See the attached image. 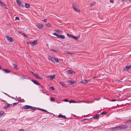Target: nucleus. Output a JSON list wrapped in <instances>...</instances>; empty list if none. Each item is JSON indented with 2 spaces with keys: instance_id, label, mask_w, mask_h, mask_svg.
Instances as JSON below:
<instances>
[{
  "instance_id": "nucleus-2",
  "label": "nucleus",
  "mask_w": 131,
  "mask_h": 131,
  "mask_svg": "<svg viewBox=\"0 0 131 131\" xmlns=\"http://www.w3.org/2000/svg\"><path fill=\"white\" fill-rule=\"evenodd\" d=\"M121 130L125 129L128 128V126L126 125H122L119 126Z\"/></svg>"
},
{
  "instance_id": "nucleus-43",
  "label": "nucleus",
  "mask_w": 131,
  "mask_h": 131,
  "mask_svg": "<svg viewBox=\"0 0 131 131\" xmlns=\"http://www.w3.org/2000/svg\"><path fill=\"white\" fill-rule=\"evenodd\" d=\"M55 58L54 57H53V58H52V61H51L54 62V60H55V59H54V58Z\"/></svg>"
},
{
  "instance_id": "nucleus-47",
  "label": "nucleus",
  "mask_w": 131,
  "mask_h": 131,
  "mask_svg": "<svg viewBox=\"0 0 131 131\" xmlns=\"http://www.w3.org/2000/svg\"><path fill=\"white\" fill-rule=\"evenodd\" d=\"M50 50L51 51H54V52H57V51L56 50H53V49H50Z\"/></svg>"
},
{
  "instance_id": "nucleus-45",
  "label": "nucleus",
  "mask_w": 131,
  "mask_h": 131,
  "mask_svg": "<svg viewBox=\"0 0 131 131\" xmlns=\"http://www.w3.org/2000/svg\"><path fill=\"white\" fill-rule=\"evenodd\" d=\"M47 19H45L42 20V21L45 22H47Z\"/></svg>"
},
{
  "instance_id": "nucleus-20",
  "label": "nucleus",
  "mask_w": 131,
  "mask_h": 131,
  "mask_svg": "<svg viewBox=\"0 0 131 131\" xmlns=\"http://www.w3.org/2000/svg\"><path fill=\"white\" fill-rule=\"evenodd\" d=\"M6 105V106L5 107V108H4L6 109L9 107L10 106V105L8 103H7L5 104Z\"/></svg>"
},
{
  "instance_id": "nucleus-29",
  "label": "nucleus",
  "mask_w": 131,
  "mask_h": 131,
  "mask_svg": "<svg viewBox=\"0 0 131 131\" xmlns=\"http://www.w3.org/2000/svg\"><path fill=\"white\" fill-rule=\"evenodd\" d=\"M80 38V36H78L77 37H75L74 39L76 40H77L78 39Z\"/></svg>"
},
{
  "instance_id": "nucleus-60",
  "label": "nucleus",
  "mask_w": 131,
  "mask_h": 131,
  "mask_svg": "<svg viewBox=\"0 0 131 131\" xmlns=\"http://www.w3.org/2000/svg\"><path fill=\"white\" fill-rule=\"evenodd\" d=\"M18 32L19 33V34H22L21 33V32Z\"/></svg>"
},
{
  "instance_id": "nucleus-32",
  "label": "nucleus",
  "mask_w": 131,
  "mask_h": 131,
  "mask_svg": "<svg viewBox=\"0 0 131 131\" xmlns=\"http://www.w3.org/2000/svg\"><path fill=\"white\" fill-rule=\"evenodd\" d=\"M49 89L51 90H54V89L52 86L50 87L49 88Z\"/></svg>"
},
{
  "instance_id": "nucleus-14",
  "label": "nucleus",
  "mask_w": 131,
  "mask_h": 131,
  "mask_svg": "<svg viewBox=\"0 0 131 131\" xmlns=\"http://www.w3.org/2000/svg\"><path fill=\"white\" fill-rule=\"evenodd\" d=\"M36 26L39 28H41L43 27V24H37Z\"/></svg>"
},
{
  "instance_id": "nucleus-37",
  "label": "nucleus",
  "mask_w": 131,
  "mask_h": 131,
  "mask_svg": "<svg viewBox=\"0 0 131 131\" xmlns=\"http://www.w3.org/2000/svg\"><path fill=\"white\" fill-rule=\"evenodd\" d=\"M22 34L23 35L24 37H25L26 38H28V36L27 35L24 34V33H22Z\"/></svg>"
},
{
  "instance_id": "nucleus-61",
  "label": "nucleus",
  "mask_w": 131,
  "mask_h": 131,
  "mask_svg": "<svg viewBox=\"0 0 131 131\" xmlns=\"http://www.w3.org/2000/svg\"><path fill=\"white\" fill-rule=\"evenodd\" d=\"M2 2L0 0V4Z\"/></svg>"
},
{
  "instance_id": "nucleus-38",
  "label": "nucleus",
  "mask_w": 131,
  "mask_h": 131,
  "mask_svg": "<svg viewBox=\"0 0 131 131\" xmlns=\"http://www.w3.org/2000/svg\"><path fill=\"white\" fill-rule=\"evenodd\" d=\"M67 53L69 54H72V53H69V52H67V51L64 52V54H67Z\"/></svg>"
},
{
  "instance_id": "nucleus-7",
  "label": "nucleus",
  "mask_w": 131,
  "mask_h": 131,
  "mask_svg": "<svg viewBox=\"0 0 131 131\" xmlns=\"http://www.w3.org/2000/svg\"><path fill=\"white\" fill-rule=\"evenodd\" d=\"M18 5L22 7H23L24 6V4L23 3H21L20 1H18V3H17Z\"/></svg>"
},
{
  "instance_id": "nucleus-42",
  "label": "nucleus",
  "mask_w": 131,
  "mask_h": 131,
  "mask_svg": "<svg viewBox=\"0 0 131 131\" xmlns=\"http://www.w3.org/2000/svg\"><path fill=\"white\" fill-rule=\"evenodd\" d=\"M63 101L65 102H67L69 101V100L68 99H64V100Z\"/></svg>"
},
{
  "instance_id": "nucleus-31",
  "label": "nucleus",
  "mask_w": 131,
  "mask_h": 131,
  "mask_svg": "<svg viewBox=\"0 0 131 131\" xmlns=\"http://www.w3.org/2000/svg\"><path fill=\"white\" fill-rule=\"evenodd\" d=\"M46 25L48 27H51V25L49 24V23H48L47 24H46Z\"/></svg>"
},
{
  "instance_id": "nucleus-33",
  "label": "nucleus",
  "mask_w": 131,
  "mask_h": 131,
  "mask_svg": "<svg viewBox=\"0 0 131 131\" xmlns=\"http://www.w3.org/2000/svg\"><path fill=\"white\" fill-rule=\"evenodd\" d=\"M50 100L51 101H54L55 99L54 98L51 97L50 98Z\"/></svg>"
},
{
  "instance_id": "nucleus-11",
  "label": "nucleus",
  "mask_w": 131,
  "mask_h": 131,
  "mask_svg": "<svg viewBox=\"0 0 131 131\" xmlns=\"http://www.w3.org/2000/svg\"><path fill=\"white\" fill-rule=\"evenodd\" d=\"M31 81L33 82L35 84L39 86L40 85V84L37 81L33 80L32 79L31 80Z\"/></svg>"
},
{
  "instance_id": "nucleus-57",
  "label": "nucleus",
  "mask_w": 131,
  "mask_h": 131,
  "mask_svg": "<svg viewBox=\"0 0 131 131\" xmlns=\"http://www.w3.org/2000/svg\"><path fill=\"white\" fill-rule=\"evenodd\" d=\"M31 73H32L34 75V73L33 72H31Z\"/></svg>"
},
{
  "instance_id": "nucleus-34",
  "label": "nucleus",
  "mask_w": 131,
  "mask_h": 131,
  "mask_svg": "<svg viewBox=\"0 0 131 131\" xmlns=\"http://www.w3.org/2000/svg\"><path fill=\"white\" fill-rule=\"evenodd\" d=\"M67 35L70 38H71V36H72V35L70 34H67Z\"/></svg>"
},
{
  "instance_id": "nucleus-41",
  "label": "nucleus",
  "mask_w": 131,
  "mask_h": 131,
  "mask_svg": "<svg viewBox=\"0 0 131 131\" xmlns=\"http://www.w3.org/2000/svg\"><path fill=\"white\" fill-rule=\"evenodd\" d=\"M75 6V7L77 6V5L75 3H73V6Z\"/></svg>"
},
{
  "instance_id": "nucleus-44",
  "label": "nucleus",
  "mask_w": 131,
  "mask_h": 131,
  "mask_svg": "<svg viewBox=\"0 0 131 131\" xmlns=\"http://www.w3.org/2000/svg\"><path fill=\"white\" fill-rule=\"evenodd\" d=\"M117 100H116V99H112L111 100V101H112V102H114V101H117Z\"/></svg>"
},
{
  "instance_id": "nucleus-35",
  "label": "nucleus",
  "mask_w": 131,
  "mask_h": 131,
  "mask_svg": "<svg viewBox=\"0 0 131 131\" xmlns=\"http://www.w3.org/2000/svg\"><path fill=\"white\" fill-rule=\"evenodd\" d=\"M54 31H55L57 32L58 33H59V32H61V33H62V31H61L60 30H54Z\"/></svg>"
},
{
  "instance_id": "nucleus-25",
  "label": "nucleus",
  "mask_w": 131,
  "mask_h": 131,
  "mask_svg": "<svg viewBox=\"0 0 131 131\" xmlns=\"http://www.w3.org/2000/svg\"><path fill=\"white\" fill-rule=\"evenodd\" d=\"M4 112L3 111H0V116H1L3 114H4Z\"/></svg>"
},
{
  "instance_id": "nucleus-12",
  "label": "nucleus",
  "mask_w": 131,
  "mask_h": 131,
  "mask_svg": "<svg viewBox=\"0 0 131 131\" xmlns=\"http://www.w3.org/2000/svg\"><path fill=\"white\" fill-rule=\"evenodd\" d=\"M67 82L68 83H69L70 84H73L76 83V82L75 81H72L71 80H69Z\"/></svg>"
},
{
  "instance_id": "nucleus-55",
  "label": "nucleus",
  "mask_w": 131,
  "mask_h": 131,
  "mask_svg": "<svg viewBox=\"0 0 131 131\" xmlns=\"http://www.w3.org/2000/svg\"><path fill=\"white\" fill-rule=\"evenodd\" d=\"M116 81H120V82H122L121 81H120V80H116Z\"/></svg>"
},
{
  "instance_id": "nucleus-53",
  "label": "nucleus",
  "mask_w": 131,
  "mask_h": 131,
  "mask_svg": "<svg viewBox=\"0 0 131 131\" xmlns=\"http://www.w3.org/2000/svg\"><path fill=\"white\" fill-rule=\"evenodd\" d=\"M38 79H43V78H41V77H39Z\"/></svg>"
},
{
  "instance_id": "nucleus-19",
  "label": "nucleus",
  "mask_w": 131,
  "mask_h": 131,
  "mask_svg": "<svg viewBox=\"0 0 131 131\" xmlns=\"http://www.w3.org/2000/svg\"><path fill=\"white\" fill-rule=\"evenodd\" d=\"M100 115L99 114H97L95 115V116L93 117V118L96 119H97L99 118V117Z\"/></svg>"
},
{
  "instance_id": "nucleus-36",
  "label": "nucleus",
  "mask_w": 131,
  "mask_h": 131,
  "mask_svg": "<svg viewBox=\"0 0 131 131\" xmlns=\"http://www.w3.org/2000/svg\"><path fill=\"white\" fill-rule=\"evenodd\" d=\"M69 102L70 103H77V102L76 101H72V100L70 101H69Z\"/></svg>"
},
{
  "instance_id": "nucleus-46",
  "label": "nucleus",
  "mask_w": 131,
  "mask_h": 131,
  "mask_svg": "<svg viewBox=\"0 0 131 131\" xmlns=\"http://www.w3.org/2000/svg\"><path fill=\"white\" fill-rule=\"evenodd\" d=\"M19 131H25L24 129H20L19 130Z\"/></svg>"
},
{
  "instance_id": "nucleus-24",
  "label": "nucleus",
  "mask_w": 131,
  "mask_h": 131,
  "mask_svg": "<svg viewBox=\"0 0 131 131\" xmlns=\"http://www.w3.org/2000/svg\"><path fill=\"white\" fill-rule=\"evenodd\" d=\"M49 77H50L51 79L52 80L55 78V75H54L52 76H49L48 77L49 78Z\"/></svg>"
},
{
  "instance_id": "nucleus-9",
  "label": "nucleus",
  "mask_w": 131,
  "mask_h": 131,
  "mask_svg": "<svg viewBox=\"0 0 131 131\" xmlns=\"http://www.w3.org/2000/svg\"><path fill=\"white\" fill-rule=\"evenodd\" d=\"M119 126H116V127L112 128L111 129H114L115 130H121Z\"/></svg>"
},
{
  "instance_id": "nucleus-51",
  "label": "nucleus",
  "mask_w": 131,
  "mask_h": 131,
  "mask_svg": "<svg viewBox=\"0 0 131 131\" xmlns=\"http://www.w3.org/2000/svg\"><path fill=\"white\" fill-rule=\"evenodd\" d=\"M16 20H19V18L18 17H16Z\"/></svg>"
},
{
  "instance_id": "nucleus-16",
  "label": "nucleus",
  "mask_w": 131,
  "mask_h": 131,
  "mask_svg": "<svg viewBox=\"0 0 131 131\" xmlns=\"http://www.w3.org/2000/svg\"><path fill=\"white\" fill-rule=\"evenodd\" d=\"M89 80H83V81H82V83L84 84H86L88 83Z\"/></svg>"
},
{
  "instance_id": "nucleus-4",
  "label": "nucleus",
  "mask_w": 131,
  "mask_h": 131,
  "mask_svg": "<svg viewBox=\"0 0 131 131\" xmlns=\"http://www.w3.org/2000/svg\"><path fill=\"white\" fill-rule=\"evenodd\" d=\"M33 107L31 106L26 105L24 106V107L23 108L25 109H32Z\"/></svg>"
},
{
  "instance_id": "nucleus-13",
  "label": "nucleus",
  "mask_w": 131,
  "mask_h": 131,
  "mask_svg": "<svg viewBox=\"0 0 131 131\" xmlns=\"http://www.w3.org/2000/svg\"><path fill=\"white\" fill-rule=\"evenodd\" d=\"M67 72L68 74H73V73H75V72H74L73 71H71L70 70H68L67 71Z\"/></svg>"
},
{
  "instance_id": "nucleus-64",
  "label": "nucleus",
  "mask_w": 131,
  "mask_h": 131,
  "mask_svg": "<svg viewBox=\"0 0 131 131\" xmlns=\"http://www.w3.org/2000/svg\"><path fill=\"white\" fill-rule=\"evenodd\" d=\"M1 131H4V130H1Z\"/></svg>"
},
{
  "instance_id": "nucleus-56",
  "label": "nucleus",
  "mask_w": 131,
  "mask_h": 131,
  "mask_svg": "<svg viewBox=\"0 0 131 131\" xmlns=\"http://www.w3.org/2000/svg\"><path fill=\"white\" fill-rule=\"evenodd\" d=\"M17 3H18V1H20L19 0H16Z\"/></svg>"
},
{
  "instance_id": "nucleus-15",
  "label": "nucleus",
  "mask_w": 131,
  "mask_h": 131,
  "mask_svg": "<svg viewBox=\"0 0 131 131\" xmlns=\"http://www.w3.org/2000/svg\"><path fill=\"white\" fill-rule=\"evenodd\" d=\"M59 84L63 87H67L68 86H65V84L62 82H59Z\"/></svg>"
},
{
  "instance_id": "nucleus-6",
  "label": "nucleus",
  "mask_w": 131,
  "mask_h": 131,
  "mask_svg": "<svg viewBox=\"0 0 131 131\" xmlns=\"http://www.w3.org/2000/svg\"><path fill=\"white\" fill-rule=\"evenodd\" d=\"M72 8H73V9H74L75 11H77L79 13L80 12V11L78 9V8L77 7V6L75 7L74 6H72Z\"/></svg>"
},
{
  "instance_id": "nucleus-28",
  "label": "nucleus",
  "mask_w": 131,
  "mask_h": 131,
  "mask_svg": "<svg viewBox=\"0 0 131 131\" xmlns=\"http://www.w3.org/2000/svg\"><path fill=\"white\" fill-rule=\"evenodd\" d=\"M36 107H33L30 110L32 112H33L34 111H35L36 110Z\"/></svg>"
},
{
  "instance_id": "nucleus-49",
  "label": "nucleus",
  "mask_w": 131,
  "mask_h": 131,
  "mask_svg": "<svg viewBox=\"0 0 131 131\" xmlns=\"http://www.w3.org/2000/svg\"><path fill=\"white\" fill-rule=\"evenodd\" d=\"M18 103H15L13 104V105L14 106L15 105H16Z\"/></svg>"
},
{
  "instance_id": "nucleus-17",
  "label": "nucleus",
  "mask_w": 131,
  "mask_h": 131,
  "mask_svg": "<svg viewBox=\"0 0 131 131\" xmlns=\"http://www.w3.org/2000/svg\"><path fill=\"white\" fill-rule=\"evenodd\" d=\"M58 117H59L63 118L64 119H67V118L65 116L62 115L61 114H59V115Z\"/></svg>"
},
{
  "instance_id": "nucleus-10",
  "label": "nucleus",
  "mask_w": 131,
  "mask_h": 131,
  "mask_svg": "<svg viewBox=\"0 0 131 131\" xmlns=\"http://www.w3.org/2000/svg\"><path fill=\"white\" fill-rule=\"evenodd\" d=\"M28 43H29V42H28ZM30 43L31 44V45L32 46H34V45H36L37 44V42L36 40H35V41H34L33 42H31V43Z\"/></svg>"
},
{
  "instance_id": "nucleus-59",
  "label": "nucleus",
  "mask_w": 131,
  "mask_h": 131,
  "mask_svg": "<svg viewBox=\"0 0 131 131\" xmlns=\"http://www.w3.org/2000/svg\"><path fill=\"white\" fill-rule=\"evenodd\" d=\"M118 96H120V95H120V94H118Z\"/></svg>"
},
{
  "instance_id": "nucleus-54",
  "label": "nucleus",
  "mask_w": 131,
  "mask_h": 131,
  "mask_svg": "<svg viewBox=\"0 0 131 131\" xmlns=\"http://www.w3.org/2000/svg\"><path fill=\"white\" fill-rule=\"evenodd\" d=\"M45 111H44V112H46L48 113H49L46 110H45Z\"/></svg>"
},
{
  "instance_id": "nucleus-40",
  "label": "nucleus",
  "mask_w": 131,
  "mask_h": 131,
  "mask_svg": "<svg viewBox=\"0 0 131 131\" xmlns=\"http://www.w3.org/2000/svg\"><path fill=\"white\" fill-rule=\"evenodd\" d=\"M38 109L40 110H41L43 112H44L45 111V110L44 109H41V108H38Z\"/></svg>"
},
{
  "instance_id": "nucleus-63",
  "label": "nucleus",
  "mask_w": 131,
  "mask_h": 131,
  "mask_svg": "<svg viewBox=\"0 0 131 131\" xmlns=\"http://www.w3.org/2000/svg\"><path fill=\"white\" fill-rule=\"evenodd\" d=\"M129 1L130 2H131V0H129Z\"/></svg>"
},
{
  "instance_id": "nucleus-50",
  "label": "nucleus",
  "mask_w": 131,
  "mask_h": 131,
  "mask_svg": "<svg viewBox=\"0 0 131 131\" xmlns=\"http://www.w3.org/2000/svg\"><path fill=\"white\" fill-rule=\"evenodd\" d=\"M110 2L112 3H113L114 2L113 0H110Z\"/></svg>"
},
{
  "instance_id": "nucleus-5",
  "label": "nucleus",
  "mask_w": 131,
  "mask_h": 131,
  "mask_svg": "<svg viewBox=\"0 0 131 131\" xmlns=\"http://www.w3.org/2000/svg\"><path fill=\"white\" fill-rule=\"evenodd\" d=\"M131 68V65L129 66H126L123 69V70L127 71L129 69Z\"/></svg>"
},
{
  "instance_id": "nucleus-26",
  "label": "nucleus",
  "mask_w": 131,
  "mask_h": 131,
  "mask_svg": "<svg viewBox=\"0 0 131 131\" xmlns=\"http://www.w3.org/2000/svg\"><path fill=\"white\" fill-rule=\"evenodd\" d=\"M107 113V112H102L100 114L101 115H104V114H106Z\"/></svg>"
},
{
  "instance_id": "nucleus-3",
  "label": "nucleus",
  "mask_w": 131,
  "mask_h": 131,
  "mask_svg": "<svg viewBox=\"0 0 131 131\" xmlns=\"http://www.w3.org/2000/svg\"><path fill=\"white\" fill-rule=\"evenodd\" d=\"M5 37L7 38V39L10 42H12L13 41V39L11 37H9L8 35L5 36Z\"/></svg>"
},
{
  "instance_id": "nucleus-62",
  "label": "nucleus",
  "mask_w": 131,
  "mask_h": 131,
  "mask_svg": "<svg viewBox=\"0 0 131 131\" xmlns=\"http://www.w3.org/2000/svg\"><path fill=\"white\" fill-rule=\"evenodd\" d=\"M41 87L42 88H43V86H41Z\"/></svg>"
},
{
  "instance_id": "nucleus-58",
  "label": "nucleus",
  "mask_w": 131,
  "mask_h": 131,
  "mask_svg": "<svg viewBox=\"0 0 131 131\" xmlns=\"http://www.w3.org/2000/svg\"><path fill=\"white\" fill-rule=\"evenodd\" d=\"M92 78H96V77H93Z\"/></svg>"
},
{
  "instance_id": "nucleus-48",
  "label": "nucleus",
  "mask_w": 131,
  "mask_h": 131,
  "mask_svg": "<svg viewBox=\"0 0 131 131\" xmlns=\"http://www.w3.org/2000/svg\"><path fill=\"white\" fill-rule=\"evenodd\" d=\"M129 122H131V120H129V121H127L126 122H125V123H129Z\"/></svg>"
},
{
  "instance_id": "nucleus-18",
  "label": "nucleus",
  "mask_w": 131,
  "mask_h": 131,
  "mask_svg": "<svg viewBox=\"0 0 131 131\" xmlns=\"http://www.w3.org/2000/svg\"><path fill=\"white\" fill-rule=\"evenodd\" d=\"M2 70L5 71L6 73H9L11 72V71L7 69H3Z\"/></svg>"
},
{
  "instance_id": "nucleus-52",
  "label": "nucleus",
  "mask_w": 131,
  "mask_h": 131,
  "mask_svg": "<svg viewBox=\"0 0 131 131\" xmlns=\"http://www.w3.org/2000/svg\"><path fill=\"white\" fill-rule=\"evenodd\" d=\"M75 36H73V35H72V36H71V38H74V37H75Z\"/></svg>"
},
{
  "instance_id": "nucleus-39",
  "label": "nucleus",
  "mask_w": 131,
  "mask_h": 131,
  "mask_svg": "<svg viewBox=\"0 0 131 131\" xmlns=\"http://www.w3.org/2000/svg\"><path fill=\"white\" fill-rule=\"evenodd\" d=\"M54 59H55L54 60H55V61L56 62H59V60L58 59L56 58H54Z\"/></svg>"
},
{
  "instance_id": "nucleus-8",
  "label": "nucleus",
  "mask_w": 131,
  "mask_h": 131,
  "mask_svg": "<svg viewBox=\"0 0 131 131\" xmlns=\"http://www.w3.org/2000/svg\"><path fill=\"white\" fill-rule=\"evenodd\" d=\"M0 5L2 6V7L5 8L6 9H7V8L6 7V5L3 3L2 2Z\"/></svg>"
},
{
  "instance_id": "nucleus-22",
  "label": "nucleus",
  "mask_w": 131,
  "mask_h": 131,
  "mask_svg": "<svg viewBox=\"0 0 131 131\" xmlns=\"http://www.w3.org/2000/svg\"><path fill=\"white\" fill-rule=\"evenodd\" d=\"M30 6V5L26 3L25 4V6L26 8H29Z\"/></svg>"
},
{
  "instance_id": "nucleus-23",
  "label": "nucleus",
  "mask_w": 131,
  "mask_h": 131,
  "mask_svg": "<svg viewBox=\"0 0 131 131\" xmlns=\"http://www.w3.org/2000/svg\"><path fill=\"white\" fill-rule=\"evenodd\" d=\"M12 64L14 65V68L16 69H18V68L17 67V65L16 64Z\"/></svg>"
},
{
  "instance_id": "nucleus-30",
  "label": "nucleus",
  "mask_w": 131,
  "mask_h": 131,
  "mask_svg": "<svg viewBox=\"0 0 131 131\" xmlns=\"http://www.w3.org/2000/svg\"><path fill=\"white\" fill-rule=\"evenodd\" d=\"M53 57H51V56H49L48 57V59L51 61H52V58Z\"/></svg>"
},
{
  "instance_id": "nucleus-1",
  "label": "nucleus",
  "mask_w": 131,
  "mask_h": 131,
  "mask_svg": "<svg viewBox=\"0 0 131 131\" xmlns=\"http://www.w3.org/2000/svg\"><path fill=\"white\" fill-rule=\"evenodd\" d=\"M53 34L57 37L59 38H60L62 39H64L65 38V36L63 35H59L56 33H54Z\"/></svg>"
},
{
  "instance_id": "nucleus-27",
  "label": "nucleus",
  "mask_w": 131,
  "mask_h": 131,
  "mask_svg": "<svg viewBox=\"0 0 131 131\" xmlns=\"http://www.w3.org/2000/svg\"><path fill=\"white\" fill-rule=\"evenodd\" d=\"M34 75L36 77V79H38L39 77L38 75L37 74H34Z\"/></svg>"
},
{
  "instance_id": "nucleus-21",
  "label": "nucleus",
  "mask_w": 131,
  "mask_h": 131,
  "mask_svg": "<svg viewBox=\"0 0 131 131\" xmlns=\"http://www.w3.org/2000/svg\"><path fill=\"white\" fill-rule=\"evenodd\" d=\"M96 4V3L93 2H92V3H90V4L89 6L90 7H91L92 6H93V5H95Z\"/></svg>"
}]
</instances>
